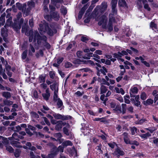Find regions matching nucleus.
I'll return each instance as SVG.
<instances>
[{
    "label": "nucleus",
    "instance_id": "61",
    "mask_svg": "<svg viewBox=\"0 0 158 158\" xmlns=\"http://www.w3.org/2000/svg\"><path fill=\"white\" fill-rule=\"evenodd\" d=\"M58 92L56 91H54V95H53V100L55 101H57L58 99V96L57 93Z\"/></svg>",
    "mask_w": 158,
    "mask_h": 158
},
{
    "label": "nucleus",
    "instance_id": "27",
    "mask_svg": "<svg viewBox=\"0 0 158 158\" xmlns=\"http://www.w3.org/2000/svg\"><path fill=\"white\" fill-rule=\"evenodd\" d=\"M30 114L32 118L37 119L39 118V116L34 111L30 112Z\"/></svg>",
    "mask_w": 158,
    "mask_h": 158
},
{
    "label": "nucleus",
    "instance_id": "10",
    "mask_svg": "<svg viewBox=\"0 0 158 158\" xmlns=\"http://www.w3.org/2000/svg\"><path fill=\"white\" fill-rule=\"evenodd\" d=\"M42 96L44 99L46 101H48L50 97V93L49 91V89L48 88H47L45 90V93H43Z\"/></svg>",
    "mask_w": 158,
    "mask_h": 158
},
{
    "label": "nucleus",
    "instance_id": "48",
    "mask_svg": "<svg viewBox=\"0 0 158 158\" xmlns=\"http://www.w3.org/2000/svg\"><path fill=\"white\" fill-rule=\"evenodd\" d=\"M133 107L132 106H128V107L127 108V110L131 113H133Z\"/></svg>",
    "mask_w": 158,
    "mask_h": 158
},
{
    "label": "nucleus",
    "instance_id": "9",
    "mask_svg": "<svg viewBox=\"0 0 158 158\" xmlns=\"http://www.w3.org/2000/svg\"><path fill=\"white\" fill-rule=\"evenodd\" d=\"M50 14L52 19L55 21H58L59 20L60 18V15L58 12L57 11L54 12L52 13L51 12L50 13Z\"/></svg>",
    "mask_w": 158,
    "mask_h": 158
},
{
    "label": "nucleus",
    "instance_id": "8",
    "mask_svg": "<svg viewBox=\"0 0 158 158\" xmlns=\"http://www.w3.org/2000/svg\"><path fill=\"white\" fill-rule=\"evenodd\" d=\"M138 89L137 87H133L131 88L130 90V94L131 98L134 97L136 96L135 95L138 93Z\"/></svg>",
    "mask_w": 158,
    "mask_h": 158
},
{
    "label": "nucleus",
    "instance_id": "15",
    "mask_svg": "<svg viewBox=\"0 0 158 158\" xmlns=\"http://www.w3.org/2000/svg\"><path fill=\"white\" fill-rule=\"evenodd\" d=\"M26 5H23L22 7V11L24 13H26V15H27L29 14V12L31 9V8L30 7L27 8V10H26Z\"/></svg>",
    "mask_w": 158,
    "mask_h": 158
},
{
    "label": "nucleus",
    "instance_id": "47",
    "mask_svg": "<svg viewBox=\"0 0 158 158\" xmlns=\"http://www.w3.org/2000/svg\"><path fill=\"white\" fill-rule=\"evenodd\" d=\"M137 129L135 127H133L131 129V133L132 135H134L136 133Z\"/></svg>",
    "mask_w": 158,
    "mask_h": 158
},
{
    "label": "nucleus",
    "instance_id": "36",
    "mask_svg": "<svg viewBox=\"0 0 158 158\" xmlns=\"http://www.w3.org/2000/svg\"><path fill=\"white\" fill-rule=\"evenodd\" d=\"M122 107V112L123 114H125L126 112L127 105L123 103L121 105Z\"/></svg>",
    "mask_w": 158,
    "mask_h": 158
},
{
    "label": "nucleus",
    "instance_id": "7",
    "mask_svg": "<svg viewBox=\"0 0 158 158\" xmlns=\"http://www.w3.org/2000/svg\"><path fill=\"white\" fill-rule=\"evenodd\" d=\"M53 115L54 118L56 119H61L62 120H67L70 118V116H69L62 115L59 114L54 113Z\"/></svg>",
    "mask_w": 158,
    "mask_h": 158
},
{
    "label": "nucleus",
    "instance_id": "5",
    "mask_svg": "<svg viewBox=\"0 0 158 158\" xmlns=\"http://www.w3.org/2000/svg\"><path fill=\"white\" fill-rule=\"evenodd\" d=\"M115 22V19L113 15L112 14H110L109 22L106 29H107L108 31L110 32L112 31L113 30V23Z\"/></svg>",
    "mask_w": 158,
    "mask_h": 158
},
{
    "label": "nucleus",
    "instance_id": "51",
    "mask_svg": "<svg viewBox=\"0 0 158 158\" xmlns=\"http://www.w3.org/2000/svg\"><path fill=\"white\" fill-rule=\"evenodd\" d=\"M6 150L8 151H9V152L10 153H12L14 151V149L10 146H6Z\"/></svg>",
    "mask_w": 158,
    "mask_h": 158
},
{
    "label": "nucleus",
    "instance_id": "63",
    "mask_svg": "<svg viewBox=\"0 0 158 158\" xmlns=\"http://www.w3.org/2000/svg\"><path fill=\"white\" fill-rule=\"evenodd\" d=\"M72 65V64L70 62H67L65 63V66L66 68H69Z\"/></svg>",
    "mask_w": 158,
    "mask_h": 158
},
{
    "label": "nucleus",
    "instance_id": "22",
    "mask_svg": "<svg viewBox=\"0 0 158 158\" xmlns=\"http://www.w3.org/2000/svg\"><path fill=\"white\" fill-rule=\"evenodd\" d=\"M148 122V120H147L146 118H143L139 121H136L135 122V123L137 124L141 125L144 123H147Z\"/></svg>",
    "mask_w": 158,
    "mask_h": 158
},
{
    "label": "nucleus",
    "instance_id": "30",
    "mask_svg": "<svg viewBox=\"0 0 158 158\" xmlns=\"http://www.w3.org/2000/svg\"><path fill=\"white\" fill-rule=\"evenodd\" d=\"M118 5L121 6H126L127 4L124 0H119Z\"/></svg>",
    "mask_w": 158,
    "mask_h": 158
},
{
    "label": "nucleus",
    "instance_id": "31",
    "mask_svg": "<svg viewBox=\"0 0 158 158\" xmlns=\"http://www.w3.org/2000/svg\"><path fill=\"white\" fill-rule=\"evenodd\" d=\"M94 54L92 52L87 53L85 55V56H82V57L83 59H89L91 57H93V55Z\"/></svg>",
    "mask_w": 158,
    "mask_h": 158
},
{
    "label": "nucleus",
    "instance_id": "43",
    "mask_svg": "<svg viewBox=\"0 0 158 158\" xmlns=\"http://www.w3.org/2000/svg\"><path fill=\"white\" fill-rule=\"evenodd\" d=\"M57 105L58 108H60L63 105L62 101L60 98H58L57 100Z\"/></svg>",
    "mask_w": 158,
    "mask_h": 158
},
{
    "label": "nucleus",
    "instance_id": "4",
    "mask_svg": "<svg viewBox=\"0 0 158 158\" xmlns=\"http://www.w3.org/2000/svg\"><path fill=\"white\" fill-rule=\"evenodd\" d=\"M23 22L24 19L23 18H21L19 21H17V20H14V23L12 24L11 27L17 33H19L20 29L21 28V25L23 23Z\"/></svg>",
    "mask_w": 158,
    "mask_h": 158
},
{
    "label": "nucleus",
    "instance_id": "54",
    "mask_svg": "<svg viewBox=\"0 0 158 158\" xmlns=\"http://www.w3.org/2000/svg\"><path fill=\"white\" fill-rule=\"evenodd\" d=\"M145 129L149 131L151 133H152L154 131L156 130V128L155 127H152L151 128H147Z\"/></svg>",
    "mask_w": 158,
    "mask_h": 158
},
{
    "label": "nucleus",
    "instance_id": "41",
    "mask_svg": "<svg viewBox=\"0 0 158 158\" xmlns=\"http://www.w3.org/2000/svg\"><path fill=\"white\" fill-rule=\"evenodd\" d=\"M44 17L45 19L49 22H50L52 20V18H51V16H50V15L44 14Z\"/></svg>",
    "mask_w": 158,
    "mask_h": 158
},
{
    "label": "nucleus",
    "instance_id": "16",
    "mask_svg": "<svg viewBox=\"0 0 158 158\" xmlns=\"http://www.w3.org/2000/svg\"><path fill=\"white\" fill-rule=\"evenodd\" d=\"M135 102L134 103V105L136 106H139L140 105L141 102L139 101V95H136L135 97Z\"/></svg>",
    "mask_w": 158,
    "mask_h": 158
},
{
    "label": "nucleus",
    "instance_id": "23",
    "mask_svg": "<svg viewBox=\"0 0 158 158\" xmlns=\"http://www.w3.org/2000/svg\"><path fill=\"white\" fill-rule=\"evenodd\" d=\"M153 102V100L151 99H148L146 101L143 102L144 105L147 106L152 104Z\"/></svg>",
    "mask_w": 158,
    "mask_h": 158
},
{
    "label": "nucleus",
    "instance_id": "20",
    "mask_svg": "<svg viewBox=\"0 0 158 158\" xmlns=\"http://www.w3.org/2000/svg\"><path fill=\"white\" fill-rule=\"evenodd\" d=\"M62 123L61 120L57 121V123L56 124L55 127V129L56 130L59 131L62 128V125L60 123Z\"/></svg>",
    "mask_w": 158,
    "mask_h": 158
},
{
    "label": "nucleus",
    "instance_id": "1",
    "mask_svg": "<svg viewBox=\"0 0 158 158\" xmlns=\"http://www.w3.org/2000/svg\"><path fill=\"white\" fill-rule=\"evenodd\" d=\"M39 26V27L38 28V30L41 34H44L46 33L49 35L52 36L54 34L56 33L57 32L56 29L52 27L51 25H50V27L47 23H40Z\"/></svg>",
    "mask_w": 158,
    "mask_h": 158
},
{
    "label": "nucleus",
    "instance_id": "3",
    "mask_svg": "<svg viewBox=\"0 0 158 158\" xmlns=\"http://www.w3.org/2000/svg\"><path fill=\"white\" fill-rule=\"evenodd\" d=\"M101 7L100 6H97L94 9L93 13L96 16L99 14V12L101 13H103L107 9V5L106 2H103L101 4Z\"/></svg>",
    "mask_w": 158,
    "mask_h": 158
},
{
    "label": "nucleus",
    "instance_id": "29",
    "mask_svg": "<svg viewBox=\"0 0 158 158\" xmlns=\"http://www.w3.org/2000/svg\"><path fill=\"white\" fill-rule=\"evenodd\" d=\"M45 77L42 75H40L39 77L40 83H44L45 81Z\"/></svg>",
    "mask_w": 158,
    "mask_h": 158
},
{
    "label": "nucleus",
    "instance_id": "6",
    "mask_svg": "<svg viewBox=\"0 0 158 158\" xmlns=\"http://www.w3.org/2000/svg\"><path fill=\"white\" fill-rule=\"evenodd\" d=\"M107 18L105 15L102 16L100 17L98 24L99 26L102 25L103 28L106 29V24L107 22Z\"/></svg>",
    "mask_w": 158,
    "mask_h": 158
},
{
    "label": "nucleus",
    "instance_id": "56",
    "mask_svg": "<svg viewBox=\"0 0 158 158\" xmlns=\"http://www.w3.org/2000/svg\"><path fill=\"white\" fill-rule=\"evenodd\" d=\"M118 0H112L111 2V7L116 6Z\"/></svg>",
    "mask_w": 158,
    "mask_h": 158
},
{
    "label": "nucleus",
    "instance_id": "58",
    "mask_svg": "<svg viewBox=\"0 0 158 158\" xmlns=\"http://www.w3.org/2000/svg\"><path fill=\"white\" fill-rule=\"evenodd\" d=\"M49 8L50 10V13H51V12L52 13L53 12L56 11L55 7L52 5H50L49 6Z\"/></svg>",
    "mask_w": 158,
    "mask_h": 158
},
{
    "label": "nucleus",
    "instance_id": "25",
    "mask_svg": "<svg viewBox=\"0 0 158 158\" xmlns=\"http://www.w3.org/2000/svg\"><path fill=\"white\" fill-rule=\"evenodd\" d=\"M3 102L4 103V105L8 106H10L12 105L13 103V101L8 100L7 99L4 100Z\"/></svg>",
    "mask_w": 158,
    "mask_h": 158
},
{
    "label": "nucleus",
    "instance_id": "49",
    "mask_svg": "<svg viewBox=\"0 0 158 158\" xmlns=\"http://www.w3.org/2000/svg\"><path fill=\"white\" fill-rule=\"evenodd\" d=\"M21 152V151L19 149H16L14 152L15 156L16 157H18L19 156Z\"/></svg>",
    "mask_w": 158,
    "mask_h": 158
},
{
    "label": "nucleus",
    "instance_id": "55",
    "mask_svg": "<svg viewBox=\"0 0 158 158\" xmlns=\"http://www.w3.org/2000/svg\"><path fill=\"white\" fill-rule=\"evenodd\" d=\"M150 27L152 28L153 29H157V25L156 24H155L153 22H151L150 23Z\"/></svg>",
    "mask_w": 158,
    "mask_h": 158
},
{
    "label": "nucleus",
    "instance_id": "32",
    "mask_svg": "<svg viewBox=\"0 0 158 158\" xmlns=\"http://www.w3.org/2000/svg\"><path fill=\"white\" fill-rule=\"evenodd\" d=\"M35 50L33 47V46L31 44H30V48L29 50V55H32V53H31V52H32L34 53L35 52Z\"/></svg>",
    "mask_w": 158,
    "mask_h": 158
},
{
    "label": "nucleus",
    "instance_id": "50",
    "mask_svg": "<svg viewBox=\"0 0 158 158\" xmlns=\"http://www.w3.org/2000/svg\"><path fill=\"white\" fill-rule=\"evenodd\" d=\"M140 98L143 100L146 99L147 98L146 94L144 92L142 93L140 95Z\"/></svg>",
    "mask_w": 158,
    "mask_h": 158
},
{
    "label": "nucleus",
    "instance_id": "37",
    "mask_svg": "<svg viewBox=\"0 0 158 158\" xmlns=\"http://www.w3.org/2000/svg\"><path fill=\"white\" fill-rule=\"evenodd\" d=\"M1 34L3 39L7 37L8 35L7 31H5L4 29H2Z\"/></svg>",
    "mask_w": 158,
    "mask_h": 158
},
{
    "label": "nucleus",
    "instance_id": "64",
    "mask_svg": "<svg viewBox=\"0 0 158 158\" xmlns=\"http://www.w3.org/2000/svg\"><path fill=\"white\" fill-rule=\"evenodd\" d=\"M43 118L44 121L49 126L50 125V122L46 117H43Z\"/></svg>",
    "mask_w": 158,
    "mask_h": 158
},
{
    "label": "nucleus",
    "instance_id": "44",
    "mask_svg": "<svg viewBox=\"0 0 158 158\" xmlns=\"http://www.w3.org/2000/svg\"><path fill=\"white\" fill-rule=\"evenodd\" d=\"M63 131L64 133L67 136H69L70 134V132L69 130L66 127H64L63 128Z\"/></svg>",
    "mask_w": 158,
    "mask_h": 158
},
{
    "label": "nucleus",
    "instance_id": "34",
    "mask_svg": "<svg viewBox=\"0 0 158 158\" xmlns=\"http://www.w3.org/2000/svg\"><path fill=\"white\" fill-rule=\"evenodd\" d=\"M101 82H102L100 84V85H106L107 86L110 85V83L104 78H103L102 79Z\"/></svg>",
    "mask_w": 158,
    "mask_h": 158
},
{
    "label": "nucleus",
    "instance_id": "39",
    "mask_svg": "<svg viewBox=\"0 0 158 158\" xmlns=\"http://www.w3.org/2000/svg\"><path fill=\"white\" fill-rule=\"evenodd\" d=\"M27 50H25L22 53L21 56L23 60L25 59L27 56Z\"/></svg>",
    "mask_w": 158,
    "mask_h": 158
},
{
    "label": "nucleus",
    "instance_id": "12",
    "mask_svg": "<svg viewBox=\"0 0 158 158\" xmlns=\"http://www.w3.org/2000/svg\"><path fill=\"white\" fill-rule=\"evenodd\" d=\"M54 136L57 139V140L60 141V143H61L63 142V139H60L62 137V135L60 133H55L54 134Z\"/></svg>",
    "mask_w": 158,
    "mask_h": 158
},
{
    "label": "nucleus",
    "instance_id": "14",
    "mask_svg": "<svg viewBox=\"0 0 158 158\" xmlns=\"http://www.w3.org/2000/svg\"><path fill=\"white\" fill-rule=\"evenodd\" d=\"M11 144L13 147L17 148H22V146L20 144V143L17 141H12L10 143Z\"/></svg>",
    "mask_w": 158,
    "mask_h": 158
},
{
    "label": "nucleus",
    "instance_id": "45",
    "mask_svg": "<svg viewBox=\"0 0 158 158\" xmlns=\"http://www.w3.org/2000/svg\"><path fill=\"white\" fill-rule=\"evenodd\" d=\"M100 71L102 73L103 75H106V73L107 72V69L104 67H102L100 70Z\"/></svg>",
    "mask_w": 158,
    "mask_h": 158
},
{
    "label": "nucleus",
    "instance_id": "26",
    "mask_svg": "<svg viewBox=\"0 0 158 158\" xmlns=\"http://www.w3.org/2000/svg\"><path fill=\"white\" fill-rule=\"evenodd\" d=\"M13 24L12 18H9L6 21V25L7 26L11 27Z\"/></svg>",
    "mask_w": 158,
    "mask_h": 158
},
{
    "label": "nucleus",
    "instance_id": "57",
    "mask_svg": "<svg viewBox=\"0 0 158 158\" xmlns=\"http://www.w3.org/2000/svg\"><path fill=\"white\" fill-rule=\"evenodd\" d=\"M2 143L5 145H7L9 143L8 140L6 138L4 137L2 140Z\"/></svg>",
    "mask_w": 158,
    "mask_h": 158
},
{
    "label": "nucleus",
    "instance_id": "42",
    "mask_svg": "<svg viewBox=\"0 0 158 158\" xmlns=\"http://www.w3.org/2000/svg\"><path fill=\"white\" fill-rule=\"evenodd\" d=\"M19 134L15 132L12 135V139H15L19 141L18 138Z\"/></svg>",
    "mask_w": 158,
    "mask_h": 158
},
{
    "label": "nucleus",
    "instance_id": "53",
    "mask_svg": "<svg viewBox=\"0 0 158 158\" xmlns=\"http://www.w3.org/2000/svg\"><path fill=\"white\" fill-rule=\"evenodd\" d=\"M85 12V11L81 9L78 15V18L79 19H81V18Z\"/></svg>",
    "mask_w": 158,
    "mask_h": 158
},
{
    "label": "nucleus",
    "instance_id": "17",
    "mask_svg": "<svg viewBox=\"0 0 158 158\" xmlns=\"http://www.w3.org/2000/svg\"><path fill=\"white\" fill-rule=\"evenodd\" d=\"M67 151L70 154H74L77 153V151L75 149L74 146L72 147L71 148H68Z\"/></svg>",
    "mask_w": 158,
    "mask_h": 158
},
{
    "label": "nucleus",
    "instance_id": "28",
    "mask_svg": "<svg viewBox=\"0 0 158 158\" xmlns=\"http://www.w3.org/2000/svg\"><path fill=\"white\" fill-rule=\"evenodd\" d=\"M2 96L6 99L9 98L11 97L10 93L7 92H4L2 93Z\"/></svg>",
    "mask_w": 158,
    "mask_h": 158
},
{
    "label": "nucleus",
    "instance_id": "59",
    "mask_svg": "<svg viewBox=\"0 0 158 158\" xmlns=\"http://www.w3.org/2000/svg\"><path fill=\"white\" fill-rule=\"evenodd\" d=\"M64 147L61 145L59 146L57 148L58 152H64Z\"/></svg>",
    "mask_w": 158,
    "mask_h": 158
},
{
    "label": "nucleus",
    "instance_id": "33",
    "mask_svg": "<svg viewBox=\"0 0 158 158\" xmlns=\"http://www.w3.org/2000/svg\"><path fill=\"white\" fill-rule=\"evenodd\" d=\"M151 134L149 132H147L145 134H143L140 135V136L142 138L147 139L148 137L151 136Z\"/></svg>",
    "mask_w": 158,
    "mask_h": 158
},
{
    "label": "nucleus",
    "instance_id": "46",
    "mask_svg": "<svg viewBox=\"0 0 158 158\" xmlns=\"http://www.w3.org/2000/svg\"><path fill=\"white\" fill-rule=\"evenodd\" d=\"M28 27V26L26 25L23 26L22 27V32L23 33H25L26 34L27 32Z\"/></svg>",
    "mask_w": 158,
    "mask_h": 158
},
{
    "label": "nucleus",
    "instance_id": "2",
    "mask_svg": "<svg viewBox=\"0 0 158 158\" xmlns=\"http://www.w3.org/2000/svg\"><path fill=\"white\" fill-rule=\"evenodd\" d=\"M34 41H37V42L39 45L43 44L44 46L46 48L48 49L51 47L50 44L47 42V38L45 35L40 36L37 31H35L34 32L33 37Z\"/></svg>",
    "mask_w": 158,
    "mask_h": 158
},
{
    "label": "nucleus",
    "instance_id": "38",
    "mask_svg": "<svg viewBox=\"0 0 158 158\" xmlns=\"http://www.w3.org/2000/svg\"><path fill=\"white\" fill-rule=\"evenodd\" d=\"M5 16H1L0 17V26L4 25L5 23Z\"/></svg>",
    "mask_w": 158,
    "mask_h": 158
},
{
    "label": "nucleus",
    "instance_id": "24",
    "mask_svg": "<svg viewBox=\"0 0 158 158\" xmlns=\"http://www.w3.org/2000/svg\"><path fill=\"white\" fill-rule=\"evenodd\" d=\"M114 98L119 101L120 102H123V98L120 95L115 94L114 96Z\"/></svg>",
    "mask_w": 158,
    "mask_h": 158
},
{
    "label": "nucleus",
    "instance_id": "40",
    "mask_svg": "<svg viewBox=\"0 0 158 158\" xmlns=\"http://www.w3.org/2000/svg\"><path fill=\"white\" fill-rule=\"evenodd\" d=\"M93 56L94 57V58H93V59L95 60L99 63H100V61L98 60V59H100V56L96 54H94L93 55Z\"/></svg>",
    "mask_w": 158,
    "mask_h": 158
},
{
    "label": "nucleus",
    "instance_id": "52",
    "mask_svg": "<svg viewBox=\"0 0 158 158\" xmlns=\"http://www.w3.org/2000/svg\"><path fill=\"white\" fill-rule=\"evenodd\" d=\"M52 152L53 154H54V155H56L58 153L57 148L56 147H54L52 149Z\"/></svg>",
    "mask_w": 158,
    "mask_h": 158
},
{
    "label": "nucleus",
    "instance_id": "21",
    "mask_svg": "<svg viewBox=\"0 0 158 158\" xmlns=\"http://www.w3.org/2000/svg\"><path fill=\"white\" fill-rule=\"evenodd\" d=\"M143 7L144 8L147 10L148 11L151 10V8L149 7V5L148 3V2L147 0H144L143 2Z\"/></svg>",
    "mask_w": 158,
    "mask_h": 158
},
{
    "label": "nucleus",
    "instance_id": "13",
    "mask_svg": "<svg viewBox=\"0 0 158 158\" xmlns=\"http://www.w3.org/2000/svg\"><path fill=\"white\" fill-rule=\"evenodd\" d=\"M100 94H103L106 93L108 89L107 87L105 85H100Z\"/></svg>",
    "mask_w": 158,
    "mask_h": 158
},
{
    "label": "nucleus",
    "instance_id": "18",
    "mask_svg": "<svg viewBox=\"0 0 158 158\" xmlns=\"http://www.w3.org/2000/svg\"><path fill=\"white\" fill-rule=\"evenodd\" d=\"M62 145L64 147H65L68 146H72L73 144L70 140H68L63 142Z\"/></svg>",
    "mask_w": 158,
    "mask_h": 158
},
{
    "label": "nucleus",
    "instance_id": "62",
    "mask_svg": "<svg viewBox=\"0 0 158 158\" xmlns=\"http://www.w3.org/2000/svg\"><path fill=\"white\" fill-rule=\"evenodd\" d=\"M5 69L7 71H10L11 70V67L10 66L8 65L7 62H6V64H5Z\"/></svg>",
    "mask_w": 158,
    "mask_h": 158
},
{
    "label": "nucleus",
    "instance_id": "11",
    "mask_svg": "<svg viewBox=\"0 0 158 158\" xmlns=\"http://www.w3.org/2000/svg\"><path fill=\"white\" fill-rule=\"evenodd\" d=\"M114 153L116 155L118 158L120 156H123L124 154V153L123 151L121 150L120 149L118 148L116 149Z\"/></svg>",
    "mask_w": 158,
    "mask_h": 158
},
{
    "label": "nucleus",
    "instance_id": "35",
    "mask_svg": "<svg viewBox=\"0 0 158 158\" xmlns=\"http://www.w3.org/2000/svg\"><path fill=\"white\" fill-rule=\"evenodd\" d=\"M60 10L61 13L64 15H65L67 13L66 8L64 6L61 7Z\"/></svg>",
    "mask_w": 158,
    "mask_h": 158
},
{
    "label": "nucleus",
    "instance_id": "19",
    "mask_svg": "<svg viewBox=\"0 0 158 158\" xmlns=\"http://www.w3.org/2000/svg\"><path fill=\"white\" fill-rule=\"evenodd\" d=\"M50 89L52 91L58 92V85L54 83L50 85Z\"/></svg>",
    "mask_w": 158,
    "mask_h": 158
},
{
    "label": "nucleus",
    "instance_id": "60",
    "mask_svg": "<svg viewBox=\"0 0 158 158\" xmlns=\"http://www.w3.org/2000/svg\"><path fill=\"white\" fill-rule=\"evenodd\" d=\"M25 131L26 133L30 136H31L33 135V134L30 131V130L28 128H25Z\"/></svg>",
    "mask_w": 158,
    "mask_h": 158
}]
</instances>
